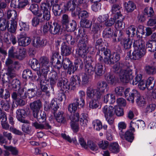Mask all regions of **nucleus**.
<instances>
[{"label": "nucleus", "instance_id": "obj_1", "mask_svg": "<svg viewBox=\"0 0 156 156\" xmlns=\"http://www.w3.org/2000/svg\"><path fill=\"white\" fill-rule=\"evenodd\" d=\"M113 71L116 73H119L120 81L123 83H127L132 78V69L128 67L126 63L119 62L113 66Z\"/></svg>", "mask_w": 156, "mask_h": 156}, {"label": "nucleus", "instance_id": "obj_2", "mask_svg": "<svg viewBox=\"0 0 156 156\" xmlns=\"http://www.w3.org/2000/svg\"><path fill=\"white\" fill-rule=\"evenodd\" d=\"M50 83L51 86V88L54 90L53 85L57 82V85L60 87L63 91H67L70 88V83L67 79L62 78L60 74H58L55 71H53L50 74Z\"/></svg>", "mask_w": 156, "mask_h": 156}, {"label": "nucleus", "instance_id": "obj_3", "mask_svg": "<svg viewBox=\"0 0 156 156\" xmlns=\"http://www.w3.org/2000/svg\"><path fill=\"white\" fill-rule=\"evenodd\" d=\"M33 115L38 122H33L31 123L32 126L35 129L40 130L51 129V126L46 121V116L44 112H41L39 114V112L35 113Z\"/></svg>", "mask_w": 156, "mask_h": 156}, {"label": "nucleus", "instance_id": "obj_4", "mask_svg": "<svg viewBox=\"0 0 156 156\" xmlns=\"http://www.w3.org/2000/svg\"><path fill=\"white\" fill-rule=\"evenodd\" d=\"M133 46L134 50L132 53V59L138 60L144 56L146 54V49L144 42L138 40L134 41Z\"/></svg>", "mask_w": 156, "mask_h": 156}, {"label": "nucleus", "instance_id": "obj_5", "mask_svg": "<svg viewBox=\"0 0 156 156\" xmlns=\"http://www.w3.org/2000/svg\"><path fill=\"white\" fill-rule=\"evenodd\" d=\"M61 30V25L54 21L46 23L43 28V32L44 34H46L49 31L50 34L54 35H59Z\"/></svg>", "mask_w": 156, "mask_h": 156}, {"label": "nucleus", "instance_id": "obj_6", "mask_svg": "<svg viewBox=\"0 0 156 156\" xmlns=\"http://www.w3.org/2000/svg\"><path fill=\"white\" fill-rule=\"evenodd\" d=\"M39 61L41 69V71L37 72V74L40 78L41 75H43L44 78H45L49 70V59L46 57L43 56L40 58Z\"/></svg>", "mask_w": 156, "mask_h": 156}, {"label": "nucleus", "instance_id": "obj_7", "mask_svg": "<svg viewBox=\"0 0 156 156\" xmlns=\"http://www.w3.org/2000/svg\"><path fill=\"white\" fill-rule=\"evenodd\" d=\"M5 64L8 68L7 72L5 76L8 75L11 77L15 76L14 69H18L20 66L19 62L17 61L13 62V60L9 58L6 59Z\"/></svg>", "mask_w": 156, "mask_h": 156}, {"label": "nucleus", "instance_id": "obj_8", "mask_svg": "<svg viewBox=\"0 0 156 156\" xmlns=\"http://www.w3.org/2000/svg\"><path fill=\"white\" fill-rule=\"evenodd\" d=\"M14 77H11L8 75L5 76L3 75L2 77V80L3 83H9V85L8 86L9 89L10 90H13L14 91H17L18 89L20 87V83L19 80L17 79H14L12 80Z\"/></svg>", "mask_w": 156, "mask_h": 156}, {"label": "nucleus", "instance_id": "obj_9", "mask_svg": "<svg viewBox=\"0 0 156 156\" xmlns=\"http://www.w3.org/2000/svg\"><path fill=\"white\" fill-rule=\"evenodd\" d=\"M102 111L108 123L110 125L112 124L114 121L113 116L114 114V111L113 107L112 106L106 105L103 108Z\"/></svg>", "mask_w": 156, "mask_h": 156}, {"label": "nucleus", "instance_id": "obj_10", "mask_svg": "<svg viewBox=\"0 0 156 156\" xmlns=\"http://www.w3.org/2000/svg\"><path fill=\"white\" fill-rule=\"evenodd\" d=\"M104 53L107 56L104 61L105 63L106 64L109 65L113 64L120 60V55L117 53L111 54L110 51L108 49L104 52Z\"/></svg>", "mask_w": 156, "mask_h": 156}, {"label": "nucleus", "instance_id": "obj_11", "mask_svg": "<svg viewBox=\"0 0 156 156\" xmlns=\"http://www.w3.org/2000/svg\"><path fill=\"white\" fill-rule=\"evenodd\" d=\"M51 6L48 4L45 3H42L40 5V10L42 12V16L41 18V21L43 23L45 21H48L51 18L50 11Z\"/></svg>", "mask_w": 156, "mask_h": 156}, {"label": "nucleus", "instance_id": "obj_12", "mask_svg": "<svg viewBox=\"0 0 156 156\" xmlns=\"http://www.w3.org/2000/svg\"><path fill=\"white\" fill-rule=\"evenodd\" d=\"M144 31L143 27L141 26H140L138 27L136 31L135 27L132 26L127 29L126 33L128 35V37L130 36L131 37H133L136 35L137 37H140V36L139 34H144Z\"/></svg>", "mask_w": 156, "mask_h": 156}, {"label": "nucleus", "instance_id": "obj_13", "mask_svg": "<svg viewBox=\"0 0 156 156\" xmlns=\"http://www.w3.org/2000/svg\"><path fill=\"white\" fill-rule=\"evenodd\" d=\"M124 94L125 98L129 101L133 103L134 99L136 97L139 95V92L136 90H131L130 88H127L124 91Z\"/></svg>", "mask_w": 156, "mask_h": 156}, {"label": "nucleus", "instance_id": "obj_14", "mask_svg": "<svg viewBox=\"0 0 156 156\" xmlns=\"http://www.w3.org/2000/svg\"><path fill=\"white\" fill-rule=\"evenodd\" d=\"M88 37L87 34H84L81 37L77 35L76 37V40L77 43L79 48H86L88 44Z\"/></svg>", "mask_w": 156, "mask_h": 156}, {"label": "nucleus", "instance_id": "obj_15", "mask_svg": "<svg viewBox=\"0 0 156 156\" xmlns=\"http://www.w3.org/2000/svg\"><path fill=\"white\" fill-rule=\"evenodd\" d=\"M41 76V78L38 76V79L40 80L41 88L42 91L45 93L47 96H50V94L49 91L48 90V85L47 83L48 80H46L47 76H46L45 78H44L43 75H42Z\"/></svg>", "mask_w": 156, "mask_h": 156}, {"label": "nucleus", "instance_id": "obj_16", "mask_svg": "<svg viewBox=\"0 0 156 156\" xmlns=\"http://www.w3.org/2000/svg\"><path fill=\"white\" fill-rule=\"evenodd\" d=\"M16 118L19 121L23 123H28L29 121L24 119L27 116L26 111L23 109H19L16 111Z\"/></svg>", "mask_w": 156, "mask_h": 156}, {"label": "nucleus", "instance_id": "obj_17", "mask_svg": "<svg viewBox=\"0 0 156 156\" xmlns=\"http://www.w3.org/2000/svg\"><path fill=\"white\" fill-rule=\"evenodd\" d=\"M28 4L27 0H13L11 2L10 6L13 8L22 9Z\"/></svg>", "mask_w": 156, "mask_h": 156}, {"label": "nucleus", "instance_id": "obj_18", "mask_svg": "<svg viewBox=\"0 0 156 156\" xmlns=\"http://www.w3.org/2000/svg\"><path fill=\"white\" fill-rule=\"evenodd\" d=\"M42 107L41 101L39 99L35 101L30 104V108L33 111V115L35 113L39 112V111Z\"/></svg>", "mask_w": 156, "mask_h": 156}, {"label": "nucleus", "instance_id": "obj_19", "mask_svg": "<svg viewBox=\"0 0 156 156\" xmlns=\"http://www.w3.org/2000/svg\"><path fill=\"white\" fill-rule=\"evenodd\" d=\"M76 16H78L79 18H80L81 17L82 19H86V18L88 17L89 13L86 11L85 10H81L80 8L77 7L76 11L72 14V16L73 17H75Z\"/></svg>", "mask_w": 156, "mask_h": 156}, {"label": "nucleus", "instance_id": "obj_20", "mask_svg": "<svg viewBox=\"0 0 156 156\" xmlns=\"http://www.w3.org/2000/svg\"><path fill=\"white\" fill-rule=\"evenodd\" d=\"M124 17L122 15H119L117 17L116 20L115 22V27L117 30H122L125 27V24L123 22Z\"/></svg>", "mask_w": 156, "mask_h": 156}, {"label": "nucleus", "instance_id": "obj_21", "mask_svg": "<svg viewBox=\"0 0 156 156\" xmlns=\"http://www.w3.org/2000/svg\"><path fill=\"white\" fill-rule=\"evenodd\" d=\"M4 40L7 44H10L12 42L14 45L17 42L16 37L12 34L10 35L8 32H6L4 34Z\"/></svg>", "mask_w": 156, "mask_h": 156}, {"label": "nucleus", "instance_id": "obj_22", "mask_svg": "<svg viewBox=\"0 0 156 156\" xmlns=\"http://www.w3.org/2000/svg\"><path fill=\"white\" fill-rule=\"evenodd\" d=\"M47 44V41L45 40H41L39 37L35 38L32 41V45L36 48L45 46Z\"/></svg>", "mask_w": 156, "mask_h": 156}, {"label": "nucleus", "instance_id": "obj_23", "mask_svg": "<svg viewBox=\"0 0 156 156\" xmlns=\"http://www.w3.org/2000/svg\"><path fill=\"white\" fill-rule=\"evenodd\" d=\"M107 50L105 51H98L97 52L95 56V60L98 62V63L101 64L103 62L105 63V58L107 56L104 53Z\"/></svg>", "mask_w": 156, "mask_h": 156}, {"label": "nucleus", "instance_id": "obj_24", "mask_svg": "<svg viewBox=\"0 0 156 156\" xmlns=\"http://www.w3.org/2000/svg\"><path fill=\"white\" fill-rule=\"evenodd\" d=\"M9 26L7 28L8 31L10 33H14L16 31L17 25V20H11L9 22Z\"/></svg>", "mask_w": 156, "mask_h": 156}, {"label": "nucleus", "instance_id": "obj_25", "mask_svg": "<svg viewBox=\"0 0 156 156\" xmlns=\"http://www.w3.org/2000/svg\"><path fill=\"white\" fill-rule=\"evenodd\" d=\"M76 26L77 24L76 21L72 20L63 27L65 28L67 31L72 32L74 31L76 29Z\"/></svg>", "mask_w": 156, "mask_h": 156}, {"label": "nucleus", "instance_id": "obj_26", "mask_svg": "<svg viewBox=\"0 0 156 156\" xmlns=\"http://www.w3.org/2000/svg\"><path fill=\"white\" fill-rule=\"evenodd\" d=\"M122 8L121 5L119 4H114L112 7V12L114 14V16L118 17L119 15H122L121 13L120 9Z\"/></svg>", "mask_w": 156, "mask_h": 156}, {"label": "nucleus", "instance_id": "obj_27", "mask_svg": "<svg viewBox=\"0 0 156 156\" xmlns=\"http://www.w3.org/2000/svg\"><path fill=\"white\" fill-rule=\"evenodd\" d=\"M94 68L95 74L98 76H101L104 73V67L102 64L96 63Z\"/></svg>", "mask_w": 156, "mask_h": 156}, {"label": "nucleus", "instance_id": "obj_28", "mask_svg": "<svg viewBox=\"0 0 156 156\" xmlns=\"http://www.w3.org/2000/svg\"><path fill=\"white\" fill-rule=\"evenodd\" d=\"M54 114L55 119L58 122L60 123H65L66 119L63 115V112H59L58 113L54 112Z\"/></svg>", "mask_w": 156, "mask_h": 156}, {"label": "nucleus", "instance_id": "obj_29", "mask_svg": "<svg viewBox=\"0 0 156 156\" xmlns=\"http://www.w3.org/2000/svg\"><path fill=\"white\" fill-rule=\"evenodd\" d=\"M30 65L31 68L34 71H39L40 70V64L36 59L33 58L30 60Z\"/></svg>", "mask_w": 156, "mask_h": 156}, {"label": "nucleus", "instance_id": "obj_30", "mask_svg": "<svg viewBox=\"0 0 156 156\" xmlns=\"http://www.w3.org/2000/svg\"><path fill=\"white\" fill-rule=\"evenodd\" d=\"M96 19L95 17L93 18L92 22L93 23L92 28L91 31L93 33H98L99 31L102 27V25L98 22H95Z\"/></svg>", "mask_w": 156, "mask_h": 156}, {"label": "nucleus", "instance_id": "obj_31", "mask_svg": "<svg viewBox=\"0 0 156 156\" xmlns=\"http://www.w3.org/2000/svg\"><path fill=\"white\" fill-rule=\"evenodd\" d=\"M125 8L127 12H131L136 9V5L133 2L129 1L127 2H125Z\"/></svg>", "mask_w": 156, "mask_h": 156}, {"label": "nucleus", "instance_id": "obj_32", "mask_svg": "<svg viewBox=\"0 0 156 156\" xmlns=\"http://www.w3.org/2000/svg\"><path fill=\"white\" fill-rule=\"evenodd\" d=\"M71 84L73 87L79 86L81 82L80 77L78 75H74L71 78Z\"/></svg>", "mask_w": 156, "mask_h": 156}, {"label": "nucleus", "instance_id": "obj_33", "mask_svg": "<svg viewBox=\"0 0 156 156\" xmlns=\"http://www.w3.org/2000/svg\"><path fill=\"white\" fill-rule=\"evenodd\" d=\"M77 0H72L69 1L67 3L68 10L72 12V14L74 12L77 5Z\"/></svg>", "mask_w": 156, "mask_h": 156}, {"label": "nucleus", "instance_id": "obj_34", "mask_svg": "<svg viewBox=\"0 0 156 156\" xmlns=\"http://www.w3.org/2000/svg\"><path fill=\"white\" fill-rule=\"evenodd\" d=\"M71 53V48L69 46L63 43L62 45L61 54L62 55L68 56Z\"/></svg>", "mask_w": 156, "mask_h": 156}, {"label": "nucleus", "instance_id": "obj_35", "mask_svg": "<svg viewBox=\"0 0 156 156\" xmlns=\"http://www.w3.org/2000/svg\"><path fill=\"white\" fill-rule=\"evenodd\" d=\"M42 16V13L39 14V15H37V16L33 17L31 20V24L34 27H36L39 25L40 23H43L41 21V18Z\"/></svg>", "mask_w": 156, "mask_h": 156}, {"label": "nucleus", "instance_id": "obj_36", "mask_svg": "<svg viewBox=\"0 0 156 156\" xmlns=\"http://www.w3.org/2000/svg\"><path fill=\"white\" fill-rule=\"evenodd\" d=\"M104 45V42L103 41L102 39L100 38L96 40L95 44V47L98 50V51H102L108 50L103 47Z\"/></svg>", "mask_w": 156, "mask_h": 156}, {"label": "nucleus", "instance_id": "obj_37", "mask_svg": "<svg viewBox=\"0 0 156 156\" xmlns=\"http://www.w3.org/2000/svg\"><path fill=\"white\" fill-rule=\"evenodd\" d=\"M132 132L130 130H127L125 133H124V137L122 139L125 138L126 140L129 142H132L134 138Z\"/></svg>", "mask_w": 156, "mask_h": 156}, {"label": "nucleus", "instance_id": "obj_38", "mask_svg": "<svg viewBox=\"0 0 156 156\" xmlns=\"http://www.w3.org/2000/svg\"><path fill=\"white\" fill-rule=\"evenodd\" d=\"M0 105L3 110L6 111H8L10 107V101L5 99L2 100L1 101Z\"/></svg>", "mask_w": 156, "mask_h": 156}, {"label": "nucleus", "instance_id": "obj_39", "mask_svg": "<svg viewBox=\"0 0 156 156\" xmlns=\"http://www.w3.org/2000/svg\"><path fill=\"white\" fill-rule=\"evenodd\" d=\"M132 78L129 80V81L127 83H128L130 82V83H132L133 85H136L140 81L142 80V75L140 74H138L135 76L134 80H133V76L132 75Z\"/></svg>", "mask_w": 156, "mask_h": 156}, {"label": "nucleus", "instance_id": "obj_40", "mask_svg": "<svg viewBox=\"0 0 156 156\" xmlns=\"http://www.w3.org/2000/svg\"><path fill=\"white\" fill-rule=\"evenodd\" d=\"M105 79L108 83L111 85L113 84L116 82L115 76L110 73H107L105 74Z\"/></svg>", "mask_w": 156, "mask_h": 156}, {"label": "nucleus", "instance_id": "obj_41", "mask_svg": "<svg viewBox=\"0 0 156 156\" xmlns=\"http://www.w3.org/2000/svg\"><path fill=\"white\" fill-rule=\"evenodd\" d=\"M87 115L85 113H82L80 119V124L83 127H86L88 121Z\"/></svg>", "mask_w": 156, "mask_h": 156}, {"label": "nucleus", "instance_id": "obj_42", "mask_svg": "<svg viewBox=\"0 0 156 156\" xmlns=\"http://www.w3.org/2000/svg\"><path fill=\"white\" fill-rule=\"evenodd\" d=\"M97 86V89L101 91L102 93H104L105 89L107 88L108 84L105 81H102L98 82Z\"/></svg>", "mask_w": 156, "mask_h": 156}, {"label": "nucleus", "instance_id": "obj_43", "mask_svg": "<svg viewBox=\"0 0 156 156\" xmlns=\"http://www.w3.org/2000/svg\"><path fill=\"white\" fill-rule=\"evenodd\" d=\"M31 41V39L29 37H27L18 40V43L20 46L25 47L29 45Z\"/></svg>", "mask_w": 156, "mask_h": 156}, {"label": "nucleus", "instance_id": "obj_44", "mask_svg": "<svg viewBox=\"0 0 156 156\" xmlns=\"http://www.w3.org/2000/svg\"><path fill=\"white\" fill-rule=\"evenodd\" d=\"M109 150L113 153H117L119 152V146L117 143L110 144L109 146Z\"/></svg>", "mask_w": 156, "mask_h": 156}, {"label": "nucleus", "instance_id": "obj_45", "mask_svg": "<svg viewBox=\"0 0 156 156\" xmlns=\"http://www.w3.org/2000/svg\"><path fill=\"white\" fill-rule=\"evenodd\" d=\"M94 69L92 65L85 66V73L84 74L91 77L94 72Z\"/></svg>", "mask_w": 156, "mask_h": 156}, {"label": "nucleus", "instance_id": "obj_46", "mask_svg": "<svg viewBox=\"0 0 156 156\" xmlns=\"http://www.w3.org/2000/svg\"><path fill=\"white\" fill-rule=\"evenodd\" d=\"M147 88L149 90H152L154 86L155 81H154V78L152 77H149L147 81Z\"/></svg>", "mask_w": 156, "mask_h": 156}, {"label": "nucleus", "instance_id": "obj_47", "mask_svg": "<svg viewBox=\"0 0 156 156\" xmlns=\"http://www.w3.org/2000/svg\"><path fill=\"white\" fill-rule=\"evenodd\" d=\"M9 21L3 18H0V29L1 30H5L9 26Z\"/></svg>", "mask_w": 156, "mask_h": 156}, {"label": "nucleus", "instance_id": "obj_48", "mask_svg": "<svg viewBox=\"0 0 156 156\" xmlns=\"http://www.w3.org/2000/svg\"><path fill=\"white\" fill-rule=\"evenodd\" d=\"M33 76L31 71L29 69H27L23 70L22 73V77L23 79H27V78L32 79Z\"/></svg>", "mask_w": 156, "mask_h": 156}, {"label": "nucleus", "instance_id": "obj_49", "mask_svg": "<svg viewBox=\"0 0 156 156\" xmlns=\"http://www.w3.org/2000/svg\"><path fill=\"white\" fill-rule=\"evenodd\" d=\"M29 9L35 15H38L39 14L42 13V12L39 10L38 6L37 4H31L30 7Z\"/></svg>", "mask_w": 156, "mask_h": 156}, {"label": "nucleus", "instance_id": "obj_50", "mask_svg": "<svg viewBox=\"0 0 156 156\" xmlns=\"http://www.w3.org/2000/svg\"><path fill=\"white\" fill-rule=\"evenodd\" d=\"M145 69L146 73L149 75H153L156 73V69L154 66L147 65Z\"/></svg>", "mask_w": 156, "mask_h": 156}, {"label": "nucleus", "instance_id": "obj_51", "mask_svg": "<svg viewBox=\"0 0 156 156\" xmlns=\"http://www.w3.org/2000/svg\"><path fill=\"white\" fill-rule=\"evenodd\" d=\"M113 31L110 28L105 29L103 32V36L105 38H110L112 37Z\"/></svg>", "mask_w": 156, "mask_h": 156}, {"label": "nucleus", "instance_id": "obj_52", "mask_svg": "<svg viewBox=\"0 0 156 156\" xmlns=\"http://www.w3.org/2000/svg\"><path fill=\"white\" fill-rule=\"evenodd\" d=\"M22 126V130L24 133L27 134H30L32 131L30 125V122L24 123Z\"/></svg>", "mask_w": 156, "mask_h": 156}, {"label": "nucleus", "instance_id": "obj_53", "mask_svg": "<svg viewBox=\"0 0 156 156\" xmlns=\"http://www.w3.org/2000/svg\"><path fill=\"white\" fill-rule=\"evenodd\" d=\"M144 14L147 17H151L154 14V12L152 7H146L144 9Z\"/></svg>", "mask_w": 156, "mask_h": 156}, {"label": "nucleus", "instance_id": "obj_54", "mask_svg": "<svg viewBox=\"0 0 156 156\" xmlns=\"http://www.w3.org/2000/svg\"><path fill=\"white\" fill-rule=\"evenodd\" d=\"M136 101L137 105L140 107L143 106L146 104V102L143 96H141L140 93L139 95L136 97Z\"/></svg>", "mask_w": 156, "mask_h": 156}, {"label": "nucleus", "instance_id": "obj_55", "mask_svg": "<svg viewBox=\"0 0 156 156\" xmlns=\"http://www.w3.org/2000/svg\"><path fill=\"white\" fill-rule=\"evenodd\" d=\"M15 48L13 46H12L9 48L8 51V56L11 58L17 59L18 51L15 50Z\"/></svg>", "mask_w": 156, "mask_h": 156}, {"label": "nucleus", "instance_id": "obj_56", "mask_svg": "<svg viewBox=\"0 0 156 156\" xmlns=\"http://www.w3.org/2000/svg\"><path fill=\"white\" fill-rule=\"evenodd\" d=\"M7 18L8 19L11 18V20H17V13L14 10H9L7 13Z\"/></svg>", "mask_w": 156, "mask_h": 156}, {"label": "nucleus", "instance_id": "obj_57", "mask_svg": "<svg viewBox=\"0 0 156 156\" xmlns=\"http://www.w3.org/2000/svg\"><path fill=\"white\" fill-rule=\"evenodd\" d=\"M122 41V42L125 49H129L131 47L132 42L129 38L128 37L127 39L124 38V39H123V41Z\"/></svg>", "mask_w": 156, "mask_h": 156}, {"label": "nucleus", "instance_id": "obj_58", "mask_svg": "<svg viewBox=\"0 0 156 156\" xmlns=\"http://www.w3.org/2000/svg\"><path fill=\"white\" fill-rule=\"evenodd\" d=\"M103 93H102L101 91L98 89H94L92 99L98 101L102 97Z\"/></svg>", "mask_w": 156, "mask_h": 156}, {"label": "nucleus", "instance_id": "obj_59", "mask_svg": "<svg viewBox=\"0 0 156 156\" xmlns=\"http://www.w3.org/2000/svg\"><path fill=\"white\" fill-rule=\"evenodd\" d=\"M51 104L52 112H53V113L54 112L55 113L59 107L60 104L58 103L55 99H53L51 101Z\"/></svg>", "mask_w": 156, "mask_h": 156}, {"label": "nucleus", "instance_id": "obj_60", "mask_svg": "<svg viewBox=\"0 0 156 156\" xmlns=\"http://www.w3.org/2000/svg\"><path fill=\"white\" fill-rule=\"evenodd\" d=\"M92 125L94 129L97 131L100 130L102 128V123L99 120H96L93 121Z\"/></svg>", "mask_w": 156, "mask_h": 156}, {"label": "nucleus", "instance_id": "obj_61", "mask_svg": "<svg viewBox=\"0 0 156 156\" xmlns=\"http://www.w3.org/2000/svg\"><path fill=\"white\" fill-rule=\"evenodd\" d=\"M53 5L52 10L55 16H59L61 12V11L58 4H54Z\"/></svg>", "mask_w": 156, "mask_h": 156}, {"label": "nucleus", "instance_id": "obj_62", "mask_svg": "<svg viewBox=\"0 0 156 156\" xmlns=\"http://www.w3.org/2000/svg\"><path fill=\"white\" fill-rule=\"evenodd\" d=\"M80 24L81 27L85 28H89L91 25V23H90V21L87 19L81 20Z\"/></svg>", "mask_w": 156, "mask_h": 156}, {"label": "nucleus", "instance_id": "obj_63", "mask_svg": "<svg viewBox=\"0 0 156 156\" xmlns=\"http://www.w3.org/2000/svg\"><path fill=\"white\" fill-rule=\"evenodd\" d=\"M88 0H77V5L80 6V8H86L88 6Z\"/></svg>", "mask_w": 156, "mask_h": 156}, {"label": "nucleus", "instance_id": "obj_64", "mask_svg": "<svg viewBox=\"0 0 156 156\" xmlns=\"http://www.w3.org/2000/svg\"><path fill=\"white\" fill-rule=\"evenodd\" d=\"M98 145L100 148L102 150H106L108 146L109 143L107 141L102 140L99 142Z\"/></svg>", "mask_w": 156, "mask_h": 156}]
</instances>
